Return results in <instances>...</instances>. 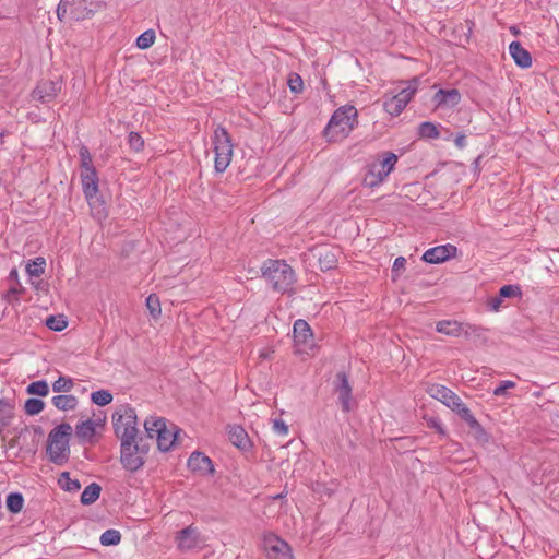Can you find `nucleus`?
Returning a JSON list of instances; mask_svg holds the SVG:
<instances>
[{
  "instance_id": "nucleus-1",
  "label": "nucleus",
  "mask_w": 559,
  "mask_h": 559,
  "mask_svg": "<svg viewBox=\"0 0 559 559\" xmlns=\"http://www.w3.org/2000/svg\"><path fill=\"white\" fill-rule=\"evenodd\" d=\"M358 124V111L352 105H345L337 108L330 118L323 135L328 142H341Z\"/></svg>"
},
{
  "instance_id": "nucleus-2",
  "label": "nucleus",
  "mask_w": 559,
  "mask_h": 559,
  "mask_svg": "<svg viewBox=\"0 0 559 559\" xmlns=\"http://www.w3.org/2000/svg\"><path fill=\"white\" fill-rule=\"evenodd\" d=\"M72 432L71 425L67 423L60 424L49 432L47 454L55 464L62 465L68 461L70 455L69 441Z\"/></svg>"
},
{
  "instance_id": "nucleus-3",
  "label": "nucleus",
  "mask_w": 559,
  "mask_h": 559,
  "mask_svg": "<svg viewBox=\"0 0 559 559\" xmlns=\"http://www.w3.org/2000/svg\"><path fill=\"white\" fill-rule=\"evenodd\" d=\"M262 276L277 292H288L295 283V274L290 265L283 260H267L261 269Z\"/></svg>"
},
{
  "instance_id": "nucleus-4",
  "label": "nucleus",
  "mask_w": 559,
  "mask_h": 559,
  "mask_svg": "<svg viewBox=\"0 0 559 559\" xmlns=\"http://www.w3.org/2000/svg\"><path fill=\"white\" fill-rule=\"evenodd\" d=\"M212 147L214 152V168L217 173H224L230 165L234 145L231 138L225 128L217 126L212 136Z\"/></svg>"
},
{
  "instance_id": "nucleus-5",
  "label": "nucleus",
  "mask_w": 559,
  "mask_h": 559,
  "mask_svg": "<svg viewBox=\"0 0 559 559\" xmlns=\"http://www.w3.org/2000/svg\"><path fill=\"white\" fill-rule=\"evenodd\" d=\"M116 436L122 441L136 440L138 418L135 411L129 406H120L112 415Z\"/></svg>"
},
{
  "instance_id": "nucleus-6",
  "label": "nucleus",
  "mask_w": 559,
  "mask_h": 559,
  "mask_svg": "<svg viewBox=\"0 0 559 559\" xmlns=\"http://www.w3.org/2000/svg\"><path fill=\"white\" fill-rule=\"evenodd\" d=\"M397 156L392 152H385L382 159H377L368 165L362 183L365 187L380 186L394 169Z\"/></svg>"
},
{
  "instance_id": "nucleus-7",
  "label": "nucleus",
  "mask_w": 559,
  "mask_h": 559,
  "mask_svg": "<svg viewBox=\"0 0 559 559\" xmlns=\"http://www.w3.org/2000/svg\"><path fill=\"white\" fill-rule=\"evenodd\" d=\"M294 347L298 355L312 357L318 352L314 335L310 325L302 319H298L294 323Z\"/></svg>"
},
{
  "instance_id": "nucleus-8",
  "label": "nucleus",
  "mask_w": 559,
  "mask_h": 559,
  "mask_svg": "<svg viewBox=\"0 0 559 559\" xmlns=\"http://www.w3.org/2000/svg\"><path fill=\"white\" fill-rule=\"evenodd\" d=\"M418 88V79L415 78L407 83L397 94L384 96L383 108L391 116H399L409 103Z\"/></svg>"
},
{
  "instance_id": "nucleus-9",
  "label": "nucleus",
  "mask_w": 559,
  "mask_h": 559,
  "mask_svg": "<svg viewBox=\"0 0 559 559\" xmlns=\"http://www.w3.org/2000/svg\"><path fill=\"white\" fill-rule=\"evenodd\" d=\"M263 549L267 559H295L290 545L273 533L264 534Z\"/></svg>"
},
{
  "instance_id": "nucleus-10",
  "label": "nucleus",
  "mask_w": 559,
  "mask_h": 559,
  "mask_svg": "<svg viewBox=\"0 0 559 559\" xmlns=\"http://www.w3.org/2000/svg\"><path fill=\"white\" fill-rule=\"evenodd\" d=\"M121 463L131 472L142 467L144 464V455L140 451L136 440L121 442Z\"/></svg>"
},
{
  "instance_id": "nucleus-11",
  "label": "nucleus",
  "mask_w": 559,
  "mask_h": 559,
  "mask_svg": "<svg viewBox=\"0 0 559 559\" xmlns=\"http://www.w3.org/2000/svg\"><path fill=\"white\" fill-rule=\"evenodd\" d=\"M104 8L105 3L99 0H72L70 14L73 20L82 21L91 17Z\"/></svg>"
},
{
  "instance_id": "nucleus-12",
  "label": "nucleus",
  "mask_w": 559,
  "mask_h": 559,
  "mask_svg": "<svg viewBox=\"0 0 559 559\" xmlns=\"http://www.w3.org/2000/svg\"><path fill=\"white\" fill-rule=\"evenodd\" d=\"M456 247L450 243L437 246L428 249L424 255L423 260L430 264H439L443 263L447 260L456 255Z\"/></svg>"
},
{
  "instance_id": "nucleus-13",
  "label": "nucleus",
  "mask_w": 559,
  "mask_h": 559,
  "mask_svg": "<svg viewBox=\"0 0 559 559\" xmlns=\"http://www.w3.org/2000/svg\"><path fill=\"white\" fill-rule=\"evenodd\" d=\"M177 546L181 550H190L204 543L200 532L194 526H188L181 530L177 535Z\"/></svg>"
},
{
  "instance_id": "nucleus-14",
  "label": "nucleus",
  "mask_w": 559,
  "mask_h": 559,
  "mask_svg": "<svg viewBox=\"0 0 559 559\" xmlns=\"http://www.w3.org/2000/svg\"><path fill=\"white\" fill-rule=\"evenodd\" d=\"M81 181L86 200L90 204L96 199L98 192V177L95 168L81 170Z\"/></svg>"
},
{
  "instance_id": "nucleus-15",
  "label": "nucleus",
  "mask_w": 559,
  "mask_h": 559,
  "mask_svg": "<svg viewBox=\"0 0 559 559\" xmlns=\"http://www.w3.org/2000/svg\"><path fill=\"white\" fill-rule=\"evenodd\" d=\"M461 100V95L457 90H439L433 96L436 108L451 109L455 107Z\"/></svg>"
},
{
  "instance_id": "nucleus-16",
  "label": "nucleus",
  "mask_w": 559,
  "mask_h": 559,
  "mask_svg": "<svg viewBox=\"0 0 559 559\" xmlns=\"http://www.w3.org/2000/svg\"><path fill=\"white\" fill-rule=\"evenodd\" d=\"M61 84L55 81H45L33 91V98L41 103L50 102L60 91Z\"/></svg>"
},
{
  "instance_id": "nucleus-17",
  "label": "nucleus",
  "mask_w": 559,
  "mask_h": 559,
  "mask_svg": "<svg viewBox=\"0 0 559 559\" xmlns=\"http://www.w3.org/2000/svg\"><path fill=\"white\" fill-rule=\"evenodd\" d=\"M188 466L191 471L198 472L202 475H210L214 472L212 461L209 456L194 452L188 460Z\"/></svg>"
},
{
  "instance_id": "nucleus-18",
  "label": "nucleus",
  "mask_w": 559,
  "mask_h": 559,
  "mask_svg": "<svg viewBox=\"0 0 559 559\" xmlns=\"http://www.w3.org/2000/svg\"><path fill=\"white\" fill-rule=\"evenodd\" d=\"M179 429L174 424H166L165 430L156 438L157 447L160 451L166 452L175 444L178 439Z\"/></svg>"
},
{
  "instance_id": "nucleus-19",
  "label": "nucleus",
  "mask_w": 559,
  "mask_h": 559,
  "mask_svg": "<svg viewBox=\"0 0 559 559\" xmlns=\"http://www.w3.org/2000/svg\"><path fill=\"white\" fill-rule=\"evenodd\" d=\"M337 379L340 381V384L336 389L338 401L342 405L343 411L349 412L353 408L352 389L344 373H338Z\"/></svg>"
},
{
  "instance_id": "nucleus-20",
  "label": "nucleus",
  "mask_w": 559,
  "mask_h": 559,
  "mask_svg": "<svg viewBox=\"0 0 559 559\" xmlns=\"http://www.w3.org/2000/svg\"><path fill=\"white\" fill-rule=\"evenodd\" d=\"M509 52L514 62L521 68H528L532 66L531 53L522 47L519 41H512L509 46Z\"/></svg>"
},
{
  "instance_id": "nucleus-21",
  "label": "nucleus",
  "mask_w": 559,
  "mask_h": 559,
  "mask_svg": "<svg viewBox=\"0 0 559 559\" xmlns=\"http://www.w3.org/2000/svg\"><path fill=\"white\" fill-rule=\"evenodd\" d=\"M436 330L448 336L459 337L464 332L468 335V330L464 331V326L455 320H441L437 322Z\"/></svg>"
},
{
  "instance_id": "nucleus-22",
  "label": "nucleus",
  "mask_w": 559,
  "mask_h": 559,
  "mask_svg": "<svg viewBox=\"0 0 559 559\" xmlns=\"http://www.w3.org/2000/svg\"><path fill=\"white\" fill-rule=\"evenodd\" d=\"M96 433V423L92 419H86L79 423L75 427L76 438L84 443H91Z\"/></svg>"
},
{
  "instance_id": "nucleus-23",
  "label": "nucleus",
  "mask_w": 559,
  "mask_h": 559,
  "mask_svg": "<svg viewBox=\"0 0 559 559\" xmlns=\"http://www.w3.org/2000/svg\"><path fill=\"white\" fill-rule=\"evenodd\" d=\"M167 424V420L164 417L159 416H150L144 421V429L146 432V436L151 439H155L158 437V435L162 433L163 430H165V425Z\"/></svg>"
},
{
  "instance_id": "nucleus-24",
  "label": "nucleus",
  "mask_w": 559,
  "mask_h": 559,
  "mask_svg": "<svg viewBox=\"0 0 559 559\" xmlns=\"http://www.w3.org/2000/svg\"><path fill=\"white\" fill-rule=\"evenodd\" d=\"M228 437L230 442L238 449L246 450L250 445L249 437L240 426H230L228 428Z\"/></svg>"
},
{
  "instance_id": "nucleus-25",
  "label": "nucleus",
  "mask_w": 559,
  "mask_h": 559,
  "mask_svg": "<svg viewBox=\"0 0 559 559\" xmlns=\"http://www.w3.org/2000/svg\"><path fill=\"white\" fill-rule=\"evenodd\" d=\"M426 391L432 399L440 401L444 405L454 394L453 391L441 384H430Z\"/></svg>"
},
{
  "instance_id": "nucleus-26",
  "label": "nucleus",
  "mask_w": 559,
  "mask_h": 559,
  "mask_svg": "<svg viewBox=\"0 0 559 559\" xmlns=\"http://www.w3.org/2000/svg\"><path fill=\"white\" fill-rule=\"evenodd\" d=\"M51 402L60 411H72L78 405V399L74 395H56Z\"/></svg>"
},
{
  "instance_id": "nucleus-27",
  "label": "nucleus",
  "mask_w": 559,
  "mask_h": 559,
  "mask_svg": "<svg viewBox=\"0 0 559 559\" xmlns=\"http://www.w3.org/2000/svg\"><path fill=\"white\" fill-rule=\"evenodd\" d=\"M100 490L102 488L99 485L92 483L83 490L81 495V502L85 506L92 504L99 498Z\"/></svg>"
},
{
  "instance_id": "nucleus-28",
  "label": "nucleus",
  "mask_w": 559,
  "mask_h": 559,
  "mask_svg": "<svg viewBox=\"0 0 559 559\" xmlns=\"http://www.w3.org/2000/svg\"><path fill=\"white\" fill-rule=\"evenodd\" d=\"M13 404L8 400H0V429L8 426L13 417Z\"/></svg>"
},
{
  "instance_id": "nucleus-29",
  "label": "nucleus",
  "mask_w": 559,
  "mask_h": 559,
  "mask_svg": "<svg viewBox=\"0 0 559 559\" xmlns=\"http://www.w3.org/2000/svg\"><path fill=\"white\" fill-rule=\"evenodd\" d=\"M418 134L425 139H438L440 135L438 124L432 122H423L418 127Z\"/></svg>"
},
{
  "instance_id": "nucleus-30",
  "label": "nucleus",
  "mask_w": 559,
  "mask_h": 559,
  "mask_svg": "<svg viewBox=\"0 0 559 559\" xmlns=\"http://www.w3.org/2000/svg\"><path fill=\"white\" fill-rule=\"evenodd\" d=\"M463 420L467 423V425L475 430L481 431V427L474 415L471 413L469 408L463 403L462 406L455 412Z\"/></svg>"
},
{
  "instance_id": "nucleus-31",
  "label": "nucleus",
  "mask_w": 559,
  "mask_h": 559,
  "mask_svg": "<svg viewBox=\"0 0 559 559\" xmlns=\"http://www.w3.org/2000/svg\"><path fill=\"white\" fill-rule=\"evenodd\" d=\"M463 420L467 423V425L475 430L481 431V427L474 415L471 413L469 408L463 403L462 406L455 412Z\"/></svg>"
},
{
  "instance_id": "nucleus-32",
  "label": "nucleus",
  "mask_w": 559,
  "mask_h": 559,
  "mask_svg": "<svg viewBox=\"0 0 559 559\" xmlns=\"http://www.w3.org/2000/svg\"><path fill=\"white\" fill-rule=\"evenodd\" d=\"M58 484L62 489L72 492H75L81 488L80 481L76 479H71L70 474L68 472L61 473Z\"/></svg>"
},
{
  "instance_id": "nucleus-33",
  "label": "nucleus",
  "mask_w": 559,
  "mask_h": 559,
  "mask_svg": "<svg viewBox=\"0 0 559 559\" xmlns=\"http://www.w3.org/2000/svg\"><path fill=\"white\" fill-rule=\"evenodd\" d=\"M155 39H156V35H155V31L153 29H147L145 31L144 33H142L138 38H136V47L139 49H148L150 47H152L155 43Z\"/></svg>"
},
{
  "instance_id": "nucleus-34",
  "label": "nucleus",
  "mask_w": 559,
  "mask_h": 559,
  "mask_svg": "<svg viewBox=\"0 0 559 559\" xmlns=\"http://www.w3.org/2000/svg\"><path fill=\"white\" fill-rule=\"evenodd\" d=\"M46 261L44 258H36L26 265V272L29 276L39 277L45 272Z\"/></svg>"
},
{
  "instance_id": "nucleus-35",
  "label": "nucleus",
  "mask_w": 559,
  "mask_h": 559,
  "mask_svg": "<svg viewBox=\"0 0 559 559\" xmlns=\"http://www.w3.org/2000/svg\"><path fill=\"white\" fill-rule=\"evenodd\" d=\"M112 394L108 390H98L91 394V400L98 406H106L112 402Z\"/></svg>"
},
{
  "instance_id": "nucleus-36",
  "label": "nucleus",
  "mask_w": 559,
  "mask_h": 559,
  "mask_svg": "<svg viewBox=\"0 0 559 559\" xmlns=\"http://www.w3.org/2000/svg\"><path fill=\"white\" fill-rule=\"evenodd\" d=\"M26 392L31 395L46 396L49 393V386L46 381H35L28 384Z\"/></svg>"
},
{
  "instance_id": "nucleus-37",
  "label": "nucleus",
  "mask_w": 559,
  "mask_h": 559,
  "mask_svg": "<svg viewBox=\"0 0 559 559\" xmlns=\"http://www.w3.org/2000/svg\"><path fill=\"white\" fill-rule=\"evenodd\" d=\"M24 499L21 493H10L7 497V508L12 513H19L23 508Z\"/></svg>"
},
{
  "instance_id": "nucleus-38",
  "label": "nucleus",
  "mask_w": 559,
  "mask_h": 559,
  "mask_svg": "<svg viewBox=\"0 0 559 559\" xmlns=\"http://www.w3.org/2000/svg\"><path fill=\"white\" fill-rule=\"evenodd\" d=\"M121 535L116 530H107L100 535V544L104 546H114L119 544Z\"/></svg>"
},
{
  "instance_id": "nucleus-39",
  "label": "nucleus",
  "mask_w": 559,
  "mask_h": 559,
  "mask_svg": "<svg viewBox=\"0 0 559 559\" xmlns=\"http://www.w3.org/2000/svg\"><path fill=\"white\" fill-rule=\"evenodd\" d=\"M146 307L153 318H158L162 312L159 298L152 294L146 298Z\"/></svg>"
},
{
  "instance_id": "nucleus-40",
  "label": "nucleus",
  "mask_w": 559,
  "mask_h": 559,
  "mask_svg": "<svg viewBox=\"0 0 559 559\" xmlns=\"http://www.w3.org/2000/svg\"><path fill=\"white\" fill-rule=\"evenodd\" d=\"M44 402L38 399H28L25 402V412L28 415H37L44 409Z\"/></svg>"
},
{
  "instance_id": "nucleus-41",
  "label": "nucleus",
  "mask_w": 559,
  "mask_h": 559,
  "mask_svg": "<svg viewBox=\"0 0 559 559\" xmlns=\"http://www.w3.org/2000/svg\"><path fill=\"white\" fill-rule=\"evenodd\" d=\"M73 386V381L67 377H60L52 384V390L55 392H69Z\"/></svg>"
},
{
  "instance_id": "nucleus-42",
  "label": "nucleus",
  "mask_w": 559,
  "mask_h": 559,
  "mask_svg": "<svg viewBox=\"0 0 559 559\" xmlns=\"http://www.w3.org/2000/svg\"><path fill=\"white\" fill-rule=\"evenodd\" d=\"M319 262H320V265L322 269L329 270L335 265L336 259H335L334 253H332L329 250H325L324 253L323 252L320 253Z\"/></svg>"
},
{
  "instance_id": "nucleus-43",
  "label": "nucleus",
  "mask_w": 559,
  "mask_h": 559,
  "mask_svg": "<svg viewBox=\"0 0 559 559\" xmlns=\"http://www.w3.org/2000/svg\"><path fill=\"white\" fill-rule=\"evenodd\" d=\"M288 86L293 93H300L304 90V81L297 73H292L288 78Z\"/></svg>"
},
{
  "instance_id": "nucleus-44",
  "label": "nucleus",
  "mask_w": 559,
  "mask_h": 559,
  "mask_svg": "<svg viewBox=\"0 0 559 559\" xmlns=\"http://www.w3.org/2000/svg\"><path fill=\"white\" fill-rule=\"evenodd\" d=\"M80 165L82 170H86L87 168H94L92 163V156L85 146H81L80 148Z\"/></svg>"
},
{
  "instance_id": "nucleus-45",
  "label": "nucleus",
  "mask_w": 559,
  "mask_h": 559,
  "mask_svg": "<svg viewBox=\"0 0 559 559\" xmlns=\"http://www.w3.org/2000/svg\"><path fill=\"white\" fill-rule=\"evenodd\" d=\"M499 295L503 299L521 296V288L518 285H504L500 288Z\"/></svg>"
},
{
  "instance_id": "nucleus-46",
  "label": "nucleus",
  "mask_w": 559,
  "mask_h": 559,
  "mask_svg": "<svg viewBox=\"0 0 559 559\" xmlns=\"http://www.w3.org/2000/svg\"><path fill=\"white\" fill-rule=\"evenodd\" d=\"M46 325L53 331H62L67 326V322L61 317H49L46 320Z\"/></svg>"
},
{
  "instance_id": "nucleus-47",
  "label": "nucleus",
  "mask_w": 559,
  "mask_h": 559,
  "mask_svg": "<svg viewBox=\"0 0 559 559\" xmlns=\"http://www.w3.org/2000/svg\"><path fill=\"white\" fill-rule=\"evenodd\" d=\"M128 142H129L130 147L135 152H140L144 146L143 139L136 132H130V134L128 136Z\"/></svg>"
},
{
  "instance_id": "nucleus-48",
  "label": "nucleus",
  "mask_w": 559,
  "mask_h": 559,
  "mask_svg": "<svg viewBox=\"0 0 559 559\" xmlns=\"http://www.w3.org/2000/svg\"><path fill=\"white\" fill-rule=\"evenodd\" d=\"M273 431L278 436H287L288 435V426L283 419L276 418L272 423Z\"/></svg>"
},
{
  "instance_id": "nucleus-49",
  "label": "nucleus",
  "mask_w": 559,
  "mask_h": 559,
  "mask_svg": "<svg viewBox=\"0 0 559 559\" xmlns=\"http://www.w3.org/2000/svg\"><path fill=\"white\" fill-rule=\"evenodd\" d=\"M515 382L513 381H510V380H506V381H502L495 390H493V394L496 396H502V395H506L507 394V391L509 389H513L515 388Z\"/></svg>"
},
{
  "instance_id": "nucleus-50",
  "label": "nucleus",
  "mask_w": 559,
  "mask_h": 559,
  "mask_svg": "<svg viewBox=\"0 0 559 559\" xmlns=\"http://www.w3.org/2000/svg\"><path fill=\"white\" fill-rule=\"evenodd\" d=\"M71 2L72 0H60L57 7V16L60 21H63L66 17L68 9H71Z\"/></svg>"
},
{
  "instance_id": "nucleus-51",
  "label": "nucleus",
  "mask_w": 559,
  "mask_h": 559,
  "mask_svg": "<svg viewBox=\"0 0 559 559\" xmlns=\"http://www.w3.org/2000/svg\"><path fill=\"white\" fill-rule=\"evenodd\" d=\"M427 426L429 428L435 429L438 433H440L442 436L445 435V430H444L441 421L437 417H429V418H427Z\"/></svg>"
},
{
  "instance_id": "nucleus-52",
  "label": "nucleus",
  "mask_w": 559,
  "mask_h": 559,
  "mask_svg": "<svg viewBox=\"0 0 559 559\" xmlns=\"http://www.w3.org/2000/svg\"><path fill=\"white\" fill-rule=\"evenodd\" d=\"M488 306L492 311H499L503 306V298L500 295L490 297L488 299Z\"/></svg>"
},
{
  "instance_id": "nucleus-53",
  "label": "nucleus",
  "mask_w": 559,
  "mask_h": 559,
  "mask_svg": "<svg viewBox=\"0 0 559 559\" xmlns=\"http://www.w3.org/2000/svg\"><path fill=\"white\" fill-rule=\"evenodd\" d=\"M406 265V259L403 257H399L395 259L392 267V273L396 276L400 275V273L405 269Z\"/></svg>"
},
{
  "instance_id": "nucleus-54",
  "label": "nucleus",
  "mask_w": 559,
  "mask_h": 559,
  "mask_svg": "<svg viewBox=\"0 0 559 559\" xmlns=\"http://www.w3.org/2000/svg\"><path fill=\"white\" fill-rule=\"evenodd\" d=\"M462 400L454 393L445 406L451 408L453 412H456V409H459L462 406Z\"/></svg>"
},
{
  "instance_id": "nucleus-55",
  "label": "nucleus",
  "mask_w": 559,
  "mask_h": 559,
  "mask_svg": "<svg viewBox=\"0 0 559 559\" xmlns=\"http://www.w3.org/2000/svg\"><path fill=\"white\" fill-rule=\"evenodd\" d=\"M454 143L459 148H463L466 144L465 142V135L464 134H457L454 139Z\"/></svg>"
},
{
  "instance_id": "nucleus-56",
  "label": "nucleus",
  "mask_w": 559,
  "mask_h": 559,
  "mask_svg": "<svg viewBox=\"0 0 559 559\" xmlns=\"http://www.w3.org/2000/svg\"><path fill=\"white\" fill-rule=\"evenodd\" d=\"M10 276L11 277H16L17 276V272L15 270L11 271Z\"/></svg>"
},
{
  "instance_id": "nucleus-57",
  "label": "nucleus",
  "mask_w": 559,
  "mask_h": 559,
  "mask_svg": "<svg viewBox=\"0 0 559 559\" xmlns=\"http://www.w3.org/2000/svg\"><path fill=\"white\" fill-rule=\"evenodd\" d=\"M468 330H471V331H472V332H474V333L478 331V329H477V328H475V326H468Z\"/></svg>"
}]
</instances>
